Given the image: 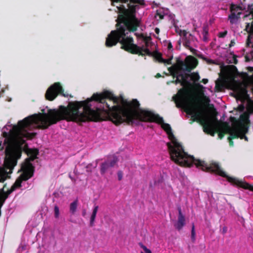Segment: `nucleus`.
Wrapping results in <instances>:
<instances>
[{
    "mask_svg": "<svg viewBox=\"0 0 253 253\" xmlns=\"http://www.w3.org/2000/svg\"><path fill=\"white\" fill-rule=\"evenodd\" d=\"M235 44V42L234 41H232L229 44V46L231 47L233 45H234Z\"/></svg>",
    "mask_w": 253,
    "mask_h": 253,
    "instance_id": "19",
    "label": "nucleus"
},
{
    "mask_svg": "<svg viewBox=\"0 0 253 253\" xmlns=\"http://www.w3.org/2000/svg\"><path fill=\"white\" fill-rule=\"evenodd\" d=\"M112 4L116 5L119 13L117 19V30L112 31L108 35L106 41V45L111 47L116 44L119 42L122 44V47L126 50L133 53L141 55L152 54V46L149 37H144L140 35L139 40L141 41V45H136L133 43V41L129 35L130 31H134L139 26V20L136 17V11L139 8V5L143 4L140 0H111Z\"/></svg>",
    "mask_w": 253,
    "mask_h": 253,
    "instance_id": "2",
    "label": "nucleus"
},
{
    "mask_svg": "<svg viewBox=\"0 0 253 253\" xmlns=\"http://www.w3.org/2000/svg\"><path fill=\"white\" fill-rule=\"evenodd\" d=\"M193 165H195L197 168H200L204 171L213 172L222 177H226L227 180L233 185L253 191V185L246 182L244 180L229 176L223 171L219 165L215 163H212L210 165H208L205 161L195 159L193 156L189 155V167H191Z\"/></svg>",
    "mask_w": 253,
    "mask_h": 253,
    "instance_id": "3",
    "label": "nucleus"
},
{
    "mask_svg": "<svg viewBox=\"0 0 253 253\" xmlns=\"http://www.w3.org/2000/svg\"><path fill=\"white\" fill-rule=\"evenodd\" d=\"M140 253H143V252H141Z\"/></svg>",
    "mask_w": 253,
    "mask_h": 253,
    "instance_id": "26",
    "label": "nucleus"
},
{
    "mask_svg": "<svg viewBox=\"0 0 253 253\" xmlns=\"http://www.w3.org/2000/svg\"><path fill=\"white\" fill-rule=\"evenodd\" d=\"M155 57L159 62H163L167 64H170V62L171 59V58H169L167 59H163L161 57V55L159 53H156Z\"/></svg>",
    "mask_w": 253,
    "mask_h": 253,
    "instance_id": "9",
    "label": "nucleus"
},
{
    "mask_svg": "<svg viewBox=\"0 0 253 253\" xmlns=\"http://www.w3.org/2000/svg\"><path fill=\"white\" fill-rule=\"evenodd\" d=\"M117 174H118V177L119 180H121L123 178V176L122 171H119L118 172Z\"/></svg>",
    "mask_w": 253,
    "mask_h": 253,
    "instance_id": "16",
    "label": "nucleus"
},
{
    "mask_svg": "<svg viewBox=\"0 0 253 253\" xmlns=\"http://www.w3.org/2000/svg\"><path fill=\"white\" fill-rule=\"evenodd\" d=\"M78 201H75L70 204V210L72 213H74L76 211L77 208Z\"/></svg>",
    "mask_w": 253,
    "mask_h": 253,
    "instance_id": "10",
    "label": "nucleus"
},
{
    "mask_svg": "<svg viewBox=\"0 0 253 253\" xmlns=\"http://www.w3.org/2000/svg\"><path fill=\"white\" fill-rule=\"evenodd\" d=\"M117 161L118 158L116 156L109 157L107 161L102 164L100 169L101 173L104 174L110 168L113 167Z\"/></svg>",
    "mask_w": 253,
    "mask_h": 253,
    "instance_id": "6",
    "label": "nucleus"
},
{
    "mask_svg": "<svg viewBox=\"0 0 253 253\" xmlns=\"http://www.w3.org/2000/svg\"><path fill=\"white\" fill-rule=\"evenodd\" d=\"M103 114L110 120V92L107 91L94 94L85 101L70 102L67 107L60 106L57 110L29 116L16 125L8 122L2 129L3 140L0 142H26L36 136L35 128H45L62 120L78 123L98 121Z\"/></svg>",
    "mask_w": 253,
    "mask_h": 253,
    "instance_id": "1",
    "label": "nucleus"
},
{
    "mask_svg": "<svg viewBox=\"0 0 253 253\" xmlns=\"http://www.w3.org/2000/svg\"><path fill=\"white\" fill-rule=\"evenodd\" d=\"M155 32H156L157 34H159V31H159V29L158 28H156L155 29Z\"/></svg>",
    "mask_w": 253,
    "mask_h": 253,
    "instance_id": "22",
    "label": "nucleus"
},
{
    "mask_svg": "<svg viewBox=\"0 0 253 253\" xmlns=\"http://www.w3.org/2000/svg\"><path fill=\"white\" fill-rule=\"evenodd\" d=\"M169 49L170 50L172 48V45L170 43H169L168 45Z\"/></svg>",
    "mask_w": 253,
    "mask_h": 253,
    "instance_id": "21",
    "label": "nucleus"
},
{
    "mask_svg": "<svg viewBox=\"0 0 253 253\" xmlns=\"http://www.w3.org/2000/svg\"><path fill=\"white\" fill-rule=\"evenodd\" d=\"M253 36L252 35H250L249 36L248 40L247 42V44L248 46H252L253 47V44L251 43V39L252 38Z\"/></svg>",
    "mask_w": 253,
    "mask_h": 253,
    "instance_id": "14",
    "label": "nucleus"
},
{
    "mask_svg": "<svg viewBox=\"0 0 253 253\" xmlns=\"http://www.w3.org/2000/svg\"><path fill=\"white\" fill-rule=\"evenodd\" d=\"M208 80L206 79H203V81H202L203 83L204 84H206L208 83Z\"/></svg>",
    "mask_w": 253,
    "mask_h": 253,
    "instance_id": "20",
    "label": "nucleus"
},
{
    "mask_svg": "<svg viewBox=\"0 0 253 253\" xmlns=\"http://www.w3.org/2000/svg\"><path fill=\"white\" fill-rule=\"evenodd\" d=\"M98 210V206H95L93 208L92 212L90 217V225L93 226L94 224V221L96 217V215Z\"/></svg>",
    "mask_w": 253,
    "mask_h": 253,
    "instance_id": "8",
    "label": "nucleus"
},
{
    "mask_svg": "<svg viewBox=\"0 0 253 253\" xmlns=\"http://www.w3.org/2000/svg\"><path fill=\"white\" fill-rule=\"evenodd\" d=\"M59 93H61L64 96H68V94L63 93L62 88L60 84L55 83L47 90L45 96L47 99L53 100Z\"/></svg>",
    "mask_w": 253,
    "mask_h": 253,
    "instance_id": "5",
    "label": "nucleus"
},
{
    "mask_svg": "<svg viewBox=\"0 0 253 253\" xmlns=\"http://www.w3.org/2000/svg\"><path fill=\"white\" fill-rule=\"evenodd\" d=\"M231 14L229 15L228 19L232 24L238 22L242 14L244 15V20L247 21L248 19L252 20L251 22H247L246 30L249 33H253V5H248L246 8L241 5H237L232 4L230 6Z\"/></svg>",
    "mask_w": 253,
    "mask_h": 253,
    "instance_id": "4",
    "label": "nucleus"
},
{
    "mask_svg": "<svg viewBox=\"0 0 253 253\" xmlns=\"http://www.w3.org/2000/svg\"><path fill=\"white\" fill-rule=\"evenodd\" d=\"M223 231H224V232H226V229H225V228H224V229H223Z\"/></svg>",
    "mask_w": 253,
    "mask_h": 253,
    "instance_id": "25",
    "label": "nucleus"
},
{
    "mask_svg": "<svg viewBox=\"0 0 253 253\" xmlns=\"http://www.w3.org/2000/svg\"><path fill=\"white\" fill-rule=\"evenodd\" d=\"M140 246L144 250L145 253H152L151 251L142 244H140Z\"/></svg>",
    "mask_w": 253,
    "mask_h": 253,
    "instance_id": "13",
    "label": "nucleus"
},
{
    "mask_svg": "<svg viewBox=\"0 0 253 253\" xmlns=\"http://www.w3.org/2000/svg\"><path fill=\"white\" fill-rule=\"evenodd\" d=\"M209 90L211 92H212V90H211V88H209Z\"/></svg>",
    "mask_w": 253,
    "mask_h": 253,
    "instance_id": "24",
    "label": "nucleus"
},
{
    "mask_svg": "<svg viewBox=\"0 0 253 253\" xmlns=\"http://www.w3.org/2000/svg\"><path fill=\"white\" fill-rule=\"evenodd\" d=\"M54 216L55 218H57L59 216V208L57 206H55L54 207Z\"/></svg>",
    "mask_w": 253,
    "mask_h": 253,
    "instance_id": "12",
    "label": "nucleus"
},
{
    "mask_svg": "<svg viewBox=\"0 0 253 253\" xmlns=\"http://www.w3.org/2000/svg\"><path fill=\"white\" fill-rule=\"evenodd\" d=\"M83 215H84L85 214V211H84L83 213Z\"/></svg>",
    "mask_w": 253,
    "mask_h": 253,
    "instance_id": "23",
    "label": "nucleus"
},
{
    "mask_svg": "<svg viewBox=\"0 0 253 253\" xmlns=\"http://www.w3.org/2000/svg\"><path fill=\"white\" fill-rule=\"evenodd\" d=\"M185 224V217L182 213L181 208H179L178 220L174 226L177 229L179 230L182 229Z\"/></svg>",
    "mask_w": 253,
    "mask_h": 253,
    "instance_id": "7",
    "label": "nucleus"
},
{
    "mask_svg": "<svg viewBox=\"0 0 253 253\" xmlns=\"http://www.w3.org/2000/svg\"><path fill=\"white\" fill-rule=\"evenodd\" d=\"M227 34V32H222V33H219V37H224Z\"/></svg>",
    "mask_w": 253,
    "mask_h": 253,
    "instance_id": "17",
    "label": "nucleus"
},
{
    "mask_svg": "<svg viewBox=\"0 0 253 253\" xmlns=\"http://www.w3.org/2000/svg\"><path fill=\"white\" fill-rule=\"evenodd\" d=\"M231 56L232 57H231V58H229L228 59L229 61V62L231 63L236 64L237 62L236 57L234 55H232Z\"/></svg>",
    "mask_w": 253,
    "mask_h": 253,
    "instance_id": "11",
    "label": "nucleus"
},
{
    "mask_svg": "<svg viewBox=\"0 0 253 253\" xmlns=\"http://www.w3.org/2000/svg\"><path fill=\"white\" fill-rule=\"evenodd\" d=\"M244 106L243 105H241L238 107V108L240 111H242L244 109Z\"/></svg>",
    "mask_w": 253,
    "mask_h": 253,
    "instance_id": "18",
    "label": "nucleus"
},
{
    "mask_svg": "<svg viewBox=\"0 0 253 253\" xmlns=\"http://www.w3.org/2000/svg\"><path fill=\"white\" fill-rule=\"evenodd\" d=\"M191 237L193 240H195V227L194 225L193 224L192 225V231H191Z\"/></svg>",
    "mask_w": 253,
    "mask_h": 253,
    "instance_id": "15",
    "label": "nucleus"
}]
</instances>
